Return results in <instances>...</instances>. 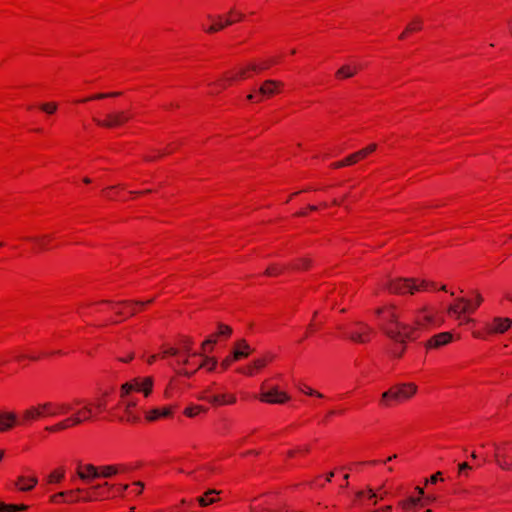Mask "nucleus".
I'll return each instance as SVG.
<instances>
[{
    "label": "nucleus",
    "instance_id": "nucleus-1",
    "mask_svg": "<svg viewBox=\"0 0 512 512\" xmlns=\"http://www.w3.org/2000/svg\"><path fill=\"white\" fill-rule=\"evenodd\" d=\"M375 313L378 316L383 315L384 323L381 329L395 343H406L407 340L415 339V328L399 320V315L395 312L394 306L391 305L386 309L378 308Z\"/></svg>",
    "mask_w": 512,
    "mask_h": 512
},
{
    "label": "nucleus",
    "instance_id": "nucleus-2",
    "mask_svg": "<svg viewBox=\"0 0 512 512\" xmlns=\"http://www.w3.org/2000/svg\"><path fill=\"white\" fill-rule=\"evenodd\" d=\"M71 410L68 403L43 402L24 410V422H33L45 417H56Z\"/></svg>",
    "mask_w": 512,
    "mask_h": 512
},
{
    "label": "nucleus",
    "instance_id": "nucleus-3",
    "mask_svg": "<svg viewBox=\"0 0 512 512\" xmlns=\"http://www.w3.org/2000/svg\"><path fill=\"white\" fill-rule=\"evenodd\" d=\"M416 392L417 386L414 383L396 384L382 394L380 404L388 407L391 405V402L410 399Z\"/></svg>",
    "mask_w": 512,
    "mask_h": 512
},
{
    "label": "nucleus",
    "instance_id": "nucleus-4",
    "mask_svg": "<svg viewBox=\"0 0 512 512\" xmlns=\"http://www.w3.org/2000/svg\"><path fill=\"white\" fill-rule=\"evenodd\" d=\"M428 285L429 283L425 280L417 284L416 280L412 278H397L389 280L385 287L391 293L404 295L406 293L414 294L416 291L426 288Z\"/></svg>",
    "mask_w": 512,
    "mask_h": 512
},
{
    "label": "nucleus",
    "instance_id": "nucleus-5",
    "mask_svg": "<svg viewBox=\"0 0 512 512\" xmlns=\"http://www.w3.org/2000/svg\"><path fill=\"white\" fill-rule=\"evenodd\" d=\"M92 417V408L88 405L84 406L82 410H79L74 415L66 418L53 426L46 427V430L55 432L59 430L67 429L71 426L80 425L84 421L90 420Z\"/></svg>",
    "mask_w": 512,
    "mask_h": 512
},
{
    "label": "nucleus",
    "instance_id": "nucleus-6",
    "mask_svg": "<svg viewBox=\"0 0 512 512\" xmlns=\"http://www.w3.org/2000/svg\"><path fill=\"white\" fill-rule=\"evenodd\" d=\"M132 118L128 111H112L106 114L104 119L93 118L94 122L104 128H115L124 125Z\"/></svg>",
    "mask_w": 512,
    "mask_h": 512
},
{
    "label": "nucleus",
    "instance_id": "nucleus-7",
    "mask_svg": "<svg viewBox=\"0 0 512 512\" xmlns=\"http://www.w3.org/2000/svg\"><path fill=\"white\" fill-rule=\"evenodd\" d=\"M153 387V379L151 377L146 378H135L132 382L124 383L121 386V397H126L132 391L143 392L147 397L150 395Z\"/></svg>",
    "mask_w": 512,
    "mask_h": 512
},
{
    "label": "nucleus",
    "instance_id": "nucleus-8",
    "mask_svg": "<svg viewBox=\"0 0 512 512\" xmlns=\"http://www.w3.org/2000/svg\"><path fill=\"white\" fill-rule=\"evenodd\" d=\"M354 325L355 329H351L350 331L346 332V337L355 343H367L370 339V334L373 332V329L361 321H356Z\"/></svg>",
    "mask_w": 512,
    "mask_h": 512
},
{
    "label": "nucleus",
    "instance_id": "nucleus-9",
    "mask_svg": "<svg viewBox=\"0 0 512 512\" xmlns=\"http://www.w3.org/2000/svg\"><path fill=\"white\" fill-rule=\"evenodd\" d=\"M289 399V395L283 391H280L277 386L265 389L264 384L262 385V392L260 394V400L262 402L270 404H283Z\"/></svg>",
    "mask_w": 512,
    "mask_h": 512
},
{
    "label": "nucleus",
    "instance_id": "nucleus-10",
    "mask_svg": "<svg viewBox=\"0 0 512 512\" xmlns=\"http://www.w3.org/2000/svg\"><path fill=\"white\" fill-rule=\"evenodd\" d=\"M495 448V454L494 459L497 465L502 470H510L512 468V459L510 460V457L507 452V448L511 447V445H505V442L502 444V446L498 444L493 445Z\"/></svg>",
    "mask_w": 512,
    "mask_h": 512
},
{
    "label": "nucleus",
    "instance_id": "nucleus-11",
    "mask_svg": "<svg viewBox=\"0 0 512 512\" xmlns=\"http://www.w3.org/2000/svg\"><path fill=\"white\" fill-rule=\"evenodd\" d=\"M435 324V318L433 314L428 311L427 307H423L419 309L416 313L415 323L412 325L414 329V333L421 328H426L429 325Z\"/></svg>",
    "mask_w": 512,
    "mask_h": 512
},
{
    "label": "nucleus",
    "instance_id": "nucleus-12",
    "mask_svg": "<svg viewBox=\"0 0 512 512\" xmlns=\"http://www.w3.org/2000/svg\"><path fill=\"white\" fill-rule=\"evenodd\" d=\"M283 84L276 80H266L258 89L259 97L256 101H261L264 97H270L278 92V88Z\"/></svg>",
    "mask_w": 512,
    "mask_h": 512
},
{
    "label": "nucleus",
    "instance_id": "nucleus-13",
    "mask_svg": "<svg viewBox=\"0 0 512 512\" xmlns=\"http://www.w3.org/2000/svg\"><path fill=\"white\" fill-rule=\"evenodd\" d=\"M132 467L128 464H115V465H107L100 467L101 476L104 478H110L119 473L129 472Z\"/></svg>",
    "mask_w": 512,
    "mask_h": 512
},
{
    "label": "nucleus",
    "instance_id": "nucleus-14",
    "mask_svg": "<svg viewBox=\"0 0 512 512\" xmlns=\"http://www.w3.org/2000/svg\"><path fill=\"white\" fill-rule=\"evenodd\" d=\"M458 303L463 304L462 307H460L458 304H452L449 305L447 308V312L451 315L456 316V318L460 319L462 314L468 313L473 308L470 306V300H467L465 298H458Z\"/></svg>",
    "mask_w": 512,
    "mask_h": 512
},
{
    "label": "nucleus",
    "instance_id": "nucleus-15",
    "mask_svg": "<svg viewBox=\"0 0 512 512\" xmlns=\"http://www.w3.org/2000/svg\"><path fill=\"white\" fill-rule=\"evenodd\" d=\"M231 334H232V328L230 326L219 323L218 324V332L215 335L207 338L202 343L203 352L205 351L207 345H214L216 343V337H229Z\"/></svg>",
    "mask_w": 512,
    "mask_h": 512
},
{
    "label": "nucleus",
    "instance_id": "nucleus-16",
    "mask_svg": "<svg viewBox=\"0 0 512 512\" xmlns=\"http://www.w3.org/2000/svg\"><path fill=\"white\" fill-rule=\"evenodd\" d=\"M208 18L213 21V24L206 29V31L208 33H214V32L220 31V30L224 29L225 27L232 25L235 22V20H232L230 18L224 19V17L221 15H219L217 17H213V16L209 15Z\"/></svg>",
    "mask_w": 512,
    "mask_h": 512
},
{
    "label": "nucleus",
    "instance_id": "nucleus-17",
    "mask_svg": "<svg viewBox=\"0 0 512 512\" xmlns=\"http://www.w3.org/2000/svg\"><path fill=\"white\" fill-rule=\"evenodd\" d=\"M452 340V334L449 332L439 333L427 342L426 346L428 348H439L443 345L448 344Z\"/></svg>",
    "mask_w": 512,
    "mask_h": 512
},
{
    "label": "nucleus",
    "instance_id": "nucleus-18",
    "mask_svg": "<svg viewBox=\"0 0 512 512\" xmlns=\"http://www.w3.org/2000/svg\"><path fill=\"white\" fill-rule=\"evenodd\" d=\"M512 321L509 318L496 317L493 319V323L490 326V332L492 333H504L511 326Z\"/></svg>",
    "mask_w": 512,
    "mask_h": 512
},
{
    "label": "nucleus",
    "instance_id": "nucleus-19",
    "mask_svg": "<svg viewBox=\"0 0 512 512\" xmlns=\"http://www.w3.org/2000/svg\"><path fill=\"white\" fill-rule=\"evenodd\" d=\"M17 421V416L13 412L0 413V432L11 429Z\"/></svg>",
    "mask_w": 512,
    "mask_h": 512
},
{
    "label": "nucleus",
    "instance_id": "nucleus-20",
    "mask_svg": "<svg viewBox=\"0 0 512 512\" xmlns=\"http://www.w3.org/2000/svg\"><path fill=\"white\" fill-rule=\"evenodd\" d=\"M251 352L250 346L247 344L245 340H240L236 343V347L233 350V359L240 360L242 358L247 357Z\"/></svg>",
    "mask_w": 512,
    "mask_h": 512
},
{
    "label": "nucleus",
    "instance_id": "nucleus-21",
    "mask_svg": "<svg viewBox=\"0 0 512 512\" xmlns=\"http://www.w3.org/2000/svg\"><path fill=\"white\" fill-rule=\"evenodd\" d=\"M79 478L82 480H88V479H96L101 476V470L97 467L93 466L92 464H88L85 466V471L78 470L77 472Z\"/></svg>",
    "mask_w": 512,
    "mask_h": 512
},
{
    "label": "nucleus",
    "instance_id": "nucleus-22",
    "mask_svg": "<svg viewBox=\"0 0 512 512\" xmlns=\"http://www.w3.org/2000/svg\"><path fill=\"white\" fill-rule=\"evenodd\" d=\"M220 492L215 489H209L206 493L200 497H197V502L200 506L205 507L210 504H213L218 501V498L215 495H218Z\"/></svg>",
    "mask_w": 512,
    "mask_h": 512
},
{
    "label": "nucleus",
    "instance_id": "nucleus-23",
    "mask_svg": "<svg viewBox=\"0 0 512 512\" xmlns=\"http://www.w3.org/2000/svg\"><path fill=\"white\" fill-rule=\"evenodd\" d=\"M359 67L357 65L346 64L340 67L336 72V77L339 79H347L353 77Z\"/></svg>",
    "mask_w": 512,
    "mask_h": 512
},
{
    "label": "nucleus",
    "instance_id": "nucleus-24",
    "mask_svg": "<svg viewBox=\"0 0 512 512\" xmlns=\"http://www.w3.org/2000/svg\"><path fill=\"white\" fill-rule=\"evenodd\" d=\"M122 398L124 399V405H125L124 410L127 414V420L133 421V422L138 421L139 417L131 412L132 408L137 405L136 400L133 398H129L128 396L122 397Z\"/></svg>",
    "mask_w": 512,
    "mask_h": 512
},
{
    "label": "nucleus",
    "instance_id": "nucleus-25",
    "mask_svg": "<svg viewBox=\"0 0 512 512\" xmlns=\"http://www.w3.org/2000/svg\"><path fill=\"white\" fill-rule=\"evenodd\" d=\"M171 415V409L170 408H163V409H152L146 414V418L149 421H155L160 417H168Z\"/></svg>",
    "mask_w": 512,
    "mask_h": 512
},
{
    "label": "nucleus",
    "instance_id": "nucleus-26",
    "mask_svg": "<svg viewBox=\"0 0 512 512\" xmlns=\"http://www.w3.org/2000/svg\"><path fill=\"white\" fill-rule=\"evenodd\" d=\"M206 399L212 404H232L236 401L234 396H230L229 399H226L225 394L221 395H211L207 396Z\"/></svg>",
    "mask_w": 512,
    "mask_h": 512
},
{
    "label": "nucleus",
    "instance_id": "nucleus-27",
    "mask_svg": "<svg viewBox=\"0 0 512 512\" xmlns=\"http://www.w3.org/2000/svg\"><path fill=\"white\" fill-rule=\"evenodd\" d=\"M420 503V497H408L405 500H401L399 502V506L405 511V512H412V509L414 506L418 505Z\"/></svg>",
    "mask_w": 512,
    "mask_h": 512
},
{
    "label": "nucleus",
    "instance_id": "nucleus-28",
    "mask_svg": "<svg viewBox=\"0 0 512 512\" xmlns=\"http://www.w3.org/2000/svg\"><path fill=\"white\" fill-rule=\"evenodd\" d=\"M27 509L26 505H6L4 503H0V512H18V511H24Z\"/></svg>",
    "mask_w": 512,
    "mask_h": 512
},
{
    "label": "nucleus",
    "instance_id": "nucleus-29",
    "mask_svg": "<svg viewBox=\"0 0 512 512\" xmlns=\"http://www.w3.org/2000/svg\"><path fill=\"white\" fill-rule=\"evenodd\" d=\"M28 481L29 482V485H23L20 487V490L22 491H29L31 489H33V487L37 484L38 480L37 478L35 477H30L28 479H26L25 477L21 476L19 477L18 479V482H26Z\"/></svg>",
    "mask_w": 512,
    "mask_h": 512
},
{
    "label": "nucleus",
    "instance_id": "nucleus-30",
    "mask_svg": "<svg viewBox=\"0 0 512 512\" xmlns=\"http://www.w3.org/2000/svg\"><path fill=\"white\" fill-rule=\"evenodd\" d=\"M121 95L120 92H111V93H98V94H95L94 96L90 97V98H87V99H84L83 101H88V100H101V99H105V98H109V97H117Z\"/></svg>",
    "mask_w": 512,
    "mask_h": 512
},
{
    "label": "nucleus",
    "instance_id": "nucleus-31",
    "mask_svg": "<svg viewBox=\"0 0 512 512\" xmlns=\"http://www.w3.org/2000/svg\"><path fill=\"white\" fill-rule=\"evenodd\" d=\"M64 470L60 471H54L48 476V482L54 483V482H60L64 478Z\"/></svg>",
    "mask_w": 512,
    "mask_h": 512
},
{
    "label": "nucleus",
    "instance_id": "nucleus-32",
    "mask_svg": "<svg viewBox=\"0 0 512 512\" xmlns=\"http://www.w3.org/2000/svg\"><path fill=\"white\" fill-rule=\"evenodd\" d=\"M217 360L215 358L205 357L204 361L200 364V367H207L209 371L215 369Z\"/></svg>",
    "mask_w": 512,
    "mask_h": 512
},
{
    "label": "nucleus",
    "instance_id": "nucleus-33",
    "mask_svg": "<svg viewBox=\"0 0 512 512\" xmlns=\"http://www.w3.org/2000/svg\"><path fill=\"white\" fill-rule=\"evenodd\" d=\"M40 109L47 114H53L57 110V104L54 102L44 103L40 106Z\"/></svg>",
    "mask_w": 512,
    "mask_h": 512
},
{
    "label": "nucleus",
    "instance_id": "nucleus-34",
    "mask_svg": "<svg viewBox=\"0 0 512 512\" xmlns=\"http://www.w3.org/2000/svg\"><path fill=\"white\" fill-rule=\"evenodd\" d=\"M283 268L276 265V264H273V265H270L266 271H265V274L268 275V276H276L278 274H280L282 272Z\"/></svg>",
    "mask_w": 512,
    "mask_h": 512
},
{
    "label": "nucleus",
    "instance_id": "nucleus-35",
    "mask_svg": "<svg viewBox=\"0 0 512 512\" xmlns=\"http://www.w3.org/2000/svg\"><path fill=\"white\" fill-rule=\"evenodd\" d=\"M367 154H366V151H364L363 149L351 154L348 156V162H357L358 159H361V158H364L366 157Z\"/></svg>",
    "mask_w": 512,
    "mask_h": 512
},
{
    "label": "nucleus",
    "instance_id": "nucleus-36",
    "mask_svg": "<svg viewBox=\"0 0 512 512\" xmlns=\"http://www.w3.org/2000/svg\"><path fill=\"white\" fill-rule=\"evenodd\" d=\"M422 28V20L420 18H415L412 23L407 26V31H418Z\"/></svg>",
    "mask_w": 512,
    "mask_h": 512
},
{
    "label": "nucleus",
    "instance_id": "nucleus-37",
    "mask_svg": "<svg viewBox=\"0 0 512 512\" xmlns=\"http://www.w3.org/2000/svg\"><path fill=\"white\" fill-rule=\"evenodd\" d=\"M49 239H50V236H48V235H45V236H42V237L31 238V240L36 242L41 249H46L47 248L46 242Z\"/></svg>",
    "mask_w": 512,
    "mask_h": 512
},
{
    "label": "nucleus",
    "instance_id": "nucleus-38",
    "mask_svg": "<svg viewBox=\"0 0 512 512\" xmlns=\"http://www.w3.org/2000/svg\"><path fill=\"white\" fill-rule=\"evenodd\" d=\"M311 263V260L308 258L299 259L298 262L293 266L295 269H305L308 268Z\"/></svg>",
    "mask_w": 512,
    "mask_h": 512
},
{
    "label": "nucleus",
    "instance_id": "nucleus-39",
    "mask_svg": "<svg viewBox=\"0 0 512 512\" xmlns=\"http://www.w3.org/2000/svg\"><path fill=\"white\" fill-rule=\"evenodd\" d=\"M482 301H483V298H482L481 294L476 292L475 293V303L470 301V306L473 309L470 310L468 313L474 312L477 309V307L482 303Z\"/></svg>",
    "mask_w": 512,
    "mask_h": 512
},
{
    "label": "nucleus",
    "instance_id": "nucleus-40",
    "mask_svg": "<svg viewBox=\"0 0 512 512\" xmlns=\"http://www.w3.org/2000/svg\"><path fill=\"white\" fill-rule=\"evenodd\" d=\"M471 469H472V467L467 462H463L458 465L459 475L464 474L465 476H467V474L465 472L468 470H471Z\"/></svg>",
    "mask_w": 512,
    "mask_h": 512
},
{
    "label": "nucleus",
    "instance_id": "nucleus-41",
    "mask_svg": "<svg viewBox=\"0 0 512 512\" xmlns=\"http://www.w3.org/2000/svg\"><path fill=\"white\" fill-rule=\"evenodd\" d=\"M118 305H122V306H126L127 307V315L128 316H132L136 312L134 307H133L134 304H132V303L123 301V302H119Z\"/></svg>",
    "mask_w": 512,
    "mask_h": 512
},
{
    "label": "nucleus",
    "instance_id": "nucleus-42",
    "mask_svg": "<svg viewBox=\"0 0 512 512\" xmlns=\"http://www.w3.org/2000/svg\"><path fill=\"white\" fill-rule=\"evenodd\" d=\"M275 62H276V59H273L269 63H266V64L261 65V66H258L256 64H250L249 68L251 69V71H258V70H262V69L268 68L270 64H273Z\"/></svg>",
    "mask_w": 512,
    "mask_h": 512
},
{
    "label": "nucleus",
    "instance_id": "nucleus-43",
    "mask_svg": "<svg viewBox=\"0 0 512 512\" xmlns=\"http://www.w3.org/2000/svg\"><path fill=\"white\" fill-rule=\"evenodd\" d=\"M191 345H192V340L190 338L183 339V348H184V352L187 355H189L191 352Z\"/></svg>",
    "mask_w": 512,
    "mask_h": 512
},
{
    "label": "nucleus",
    "instance_id": "nucleus-44",
    "mask_svg": "<svg viewBox=\"0 0 512 512\" xmlns=\"http://www.w3.org/2000/svg\"><path fill=\"white\" fill-rule=\"evenodd\" d=\"M355 162H348V157H346L344 160L342 161H338V162H335L332 164V167L333 168H341V167H344L346 165H352L354 164Z\"/></svg>",
    "mask_w": 512,
    "mask_h": 512
},
{
    "label": "nucleus",
    "instance_id": "nucleus-45",
    "mask_svg": "<svg viewBox=\"0 0 512 512\" xmlns=\"http://www.w3.org/2000/svg\"><path fill=\"white\" fill-rule=\"evenodd\" d=\"M266 365V359L260 358L253 361L252 366L256 369H261Z\"/></svg>",
    "mask_w": 512,
    "mask_h": 512
},
{
    "label": "nucleus",
    "instance_id": "nucleus-46",
    "mask_svg": "<svg viewBox=\"0 0 512 512\" xmlns=\"http://www.w3.org/2000/svg\"><path fill=\"white\" fill-rule=\"evenodd\" d=\"M441 475H442V473H441V472H436L434 475H432V476L430 477V479H426V480H425V483L427 484L428 482H431V483H433V484H434V483H436L438 480H442Z\"/></svg>",
    "mask_w": 512,
    "mask_h": 512
},
{
    "label": "nucleus",
    "instance_id": "nucleus-47",
    "mask_svg": "<svg viewBox=\"0 0 512 512\" xmlns=\"http://www.w3.org/2000/svg\"><path fill=\"white\" fill-rule=\"evenodd\" d=\"M233 361H235L233 359V354L231 356L226 357L221 363L222 368L227 369Z\"/></svg>",
    "mask_w": 512,
    "mask_h": 512
},
{
    "label": "nucleus",
    "instance_id": "nucleus-48",
    "mask_svg": "<svg viewBox=\"0 0 512 512\" xmlns=\"http://www.w3.org/2000/svg\"><path fill=\"white\" fill-rule=\"evenodd\" d=\"M399 344L402 346V348H398V349H397V348H394V349L392 350V354H393V356H395V357H401V356H402V354H403V351H404L405 343H399Z\"/></svg>",
    "mask_w": 512,
    "mask_h": 512
},
{
    "label": "nucleus",
    "instance_id": "nucleus-49",
    "mask_svg": "<svg viewBox=\"0 0 512 512\" xmlns=\"http://www.w3.org/2000/svg\"><path fill=\"white\" fill-rule=\"evenodd\" d=\"M198 408H186L185 415L188 417H193L197 414Z\"/></svg>",
    "mask_w": 512,
    "mask_h": 512
},
{
    "label": "nucleus",
    "instance_id": "nucleus-50",
    "mask_svg": "<svg viewBox=\"0 0 512 512\" xmlns=\"http://www.w3.org/2000/svg\"><path fill=\"white\" fill-rule=\"evenodd\" d=\"M67 493L68 492H59L51 497V501L58 502L59 498L64 497ZM69 493H72V491H70Z\"/></svg>",
    "mask_w": 512,
    "mask_h": 512
},
{
    "label": "nucleus",
    "instance_id": "nucleus-51",
    "mask_svg": "<svg viewBox=\"0 0 512 512\" xmlns=\"http://www.w3.org/2000/svg\"><path fill=\"white\" fill-rule=\"evenodd\" d=\"M305 393L310 395V396H317L319 398L323 397V395L321 393H319V392H317V391H315V390H313L311 388H307V391H305Z\"/></svg>",
    "mask_w": 512,
    "mask_h": 512
},
{
    "label": "nucleus",
    "instance_id": "nucleus-52",
    "mask_svg": "<svg viewBox=\"0 0 512 512\" xmlns=\"http://www.w3.org/2000/svg\"><path fill=\"white\" fill-rule=\"evenodd\" d=\"M376 148H377L376 144H370L369 146H367L363 150L366 151V154L368 155L369 153L374 152L376 150Z\"/></svg>",
    "mask_w": 512,
    "mask_h": 512
},
{
    "label": "nucleus",
    "instance_id": "nucleus-53",
    "mask_svg": "<svg viewBox=\"0 0 512 512\" xmlns=\"http://www.w3.org/2000/svg\"><path fill=\"white\" fill-rule=\"evenodd\" d=\"M229 14L237 16V20H242L244 18V14L243 13L236 12L234 9H231Z\"/></svg>",
    "mask_w": 512,
    "mask_h": 512
},
{
    "label": "nucleus",
    "instance_id": "nucleus-54",
    "mask_svg": "<svg viewBox=\"0 0 512 512\" xmlns=\"http://www.w3.org/2000/svg\"><path fill=\"white\" fill-rule=\"evenodd\" d=\"M178 354V350L176 348H169L167 350L164 351V355H177Z\"/></svg>",
    "mask_w": 512,
    "mask_h": 512
},
{
    "label": "nucleus",
    "instance_id": "nucleus-55",
    "mask_svg": "<svg viewBox=\"0 0 512 512\" xmlns=\"http://www.w3.org/2000/svg\"><path fill=\"white\" fill-rule=\"evenodd\" d=\"M133 358H134V354H133V353H130L128 356H125V357H121V358H119V360H120L121 362H129V361H131Z\"/></svg>",
    "mask_w": 512,
    "mask_h": 512
},
{
    "label": "nucleus",
    "instance_id": "nucleus-56",
    "mask_svg": "<svg viewBox=\"0 0 512 512\" xmlns=\"http://www.w3.org/2000/svg\"><path fill=\"white\" fill-rule=\"evenodd\" d=\"M253 368L254 367L251 365V366L248 367L247 370H239V371L242 372V373H245V374H247L249 376H252L253 375Z\"/></svg>",
    "mask_w": 512,
    "mask_h": 512
},
{
    "label": "nucleus",
    "instance_id": "nucleus-57",
    "mask_svg": "<svg viewBox=\"0 0 512 512\" xmlns=\"http://www.w3.org/2000/svg\"><path fill=\"white\" fill-rule=\"evenodd\" d=\"M249 67H250V65H249L246 69H241V70H240V72H239V77H240V78H246V77H247V75H246V71H247V70H251Z\"/></svg>",
    "mask_w": 512,
    "mask_h": 512
},
{
    "label": "nucleus",
    "instance_id": "nucleus-58",
    "mask_svg": "<svg viewBox=\"0 0 512 512\" xmlns=\"http://www.w3.org/2000/svg\"><path fill=\"white\" fill-rule=\"evenodd\" d=\"M368 496L370 500H373L377 497L376 493L371 488H368Z\"/></svg>",
    "mask_w": 512,
    "mask_h": 512
},
{
    "label": "nucleus",
    "instance_id": "nucleus-59",
    "mask_svg": "<svg viewBox=\"0 0 512 512\" xmlns=\"http://www.w3.org/2000/svg\"><path fill=\"white\" fill-rule=\"evenodd\" d=\"M194 372H195V371H193V372H189V371H187V370H181V371H179L178 373H179V374H181V375H184V376L190 377L191 375H193V374H194Z\"/></svg>",
    "mask_w": 512,
    "mask_h": 512
},
{
    "label": "nucleus",
    "instance_id": "nucleus-60",
    "mask_svg": "<svg viewBox=\"0 0 512 512\" xmlns=\"http://www.w3.org/2000/svg\"><path fill=\"white\" fill-rule=\"evenodd\" d=\"M415 490L417 491V493L419 494V497L421 498L423 495H424V489L421 488V487H416Z\"/></svg>",
    "mask_w": 512,
    "mask_h": 512
},
{
    "label": "nucleus",
    "instance_id": "nucleus-61",
    "mask_svg": "<svg viewBox=\"0 0 512 512\" xmlns=\"http://www.w3.org/2000/svg\"><path fill=\"white\" fill-rule=\"evenodd\" d=\"M96 408L101 411L105 408V404L103 402H99L96 404Z\"/></svg>",
    "mask_w": 512,
    "mask_h": 512
},
{
    "label": "nucleus",
    "instance_id": "nucleus-62",
    "mask_svg": "<svg viewBox=\"0 0 512 512\" xmlns=\"http://www.w3.org/2000/svg\"><path fill=\"white\" fill-rule=\"evenodd\" d=\"M155 359H156V355H152V356H150V357L148 358V360H147V361H148V363H149V364H152V363L155 361Z\"/></svg>",
    "mask_w": 512,
    "mask_h": 512
},
{
    "label": "nucleus",
    "instance_id": "nucleus-63",
    "mask_svg": "<svg viewBox=\"0 0 512 512\" xmlns=\"http://www.w3.org/2000/svg\"><path fill=\"white\" fill-rule=\"evenodd\" d=\"M247 99L252 101V100L256 99V96L253 93H250L247 95Z\"/></svg>",
    "mask_w": 512,
    "mask_h": 512
},
{
    "label": "nucleus",
    "instance_id": "nucleus-64",
    "mask_svg": "<svg viewBox=\"0 0 512 512\" xmlns=\"http://www.w3.org/2000/svg\"><path fill=\"white\" fill-rule=\"evenodd\" d=\"M333 476H334V473H333V472H330V473L327 475L326 480H327L328 482H330Z\"/></svg>",
    "mask_w": 512,
    "mask_h": 512
}]
</instances>
